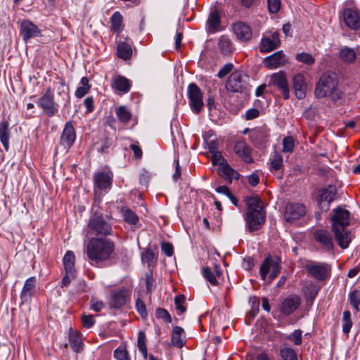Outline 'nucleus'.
Segmentation results:
<instances>
[{"label":"nucleus","mask_w":360,"mask_h":360,"mask_svg":"<svg viewBox=\"0 0 360 360\" xmlns=\"http://www.w3.org/2000/svg\"><path fill=\"white\" fill-rule=\"evenodd\" d=\"M115 248V243L110 239L91 238L85 250L89 264L99 267L109 262L114 258Z\"/></svg>","instance_id":"nucleus-1"},{"label":"nucleus","mask_w":360,"mask_h":360,"mask_svg":"<svg viewBox=\"0 0 360 360\" xmlns=\"http://www.w3.org/2000/svg\"><path fill=\"white\" fill-rule=\"evenodd\" d=\"M331 220L332 230L338 245L342 249L347 248L352 240L350 233L346 230L349 224V212L345 209L337 208Z\"/></svg>","instance_id":"nucleus-2"},{"label":"nucleus","mask_w":360,"mask_h":360,"mask_svg":"<svg viewBox=\"0 0 360 360\" xmlns=\"http://www.w3.org/2000/svg\"><path fill=\"white\" fill-rule=\"evenodd\" d=\"M338 78L333 72H326L321 75L316 83L314 94L318 98L329 97L332 101H337L342 98V92L338 88Z\"/></svg>","instance_id":"nucleus-3"},{"label":"nucleus","mask_w":360,"mask_h":360,"mask_svg":"<svg viewBox=\"0 0 360 360\" xmlns=\"http://www.w3.org/2000/svg\"><path fill=\"white\" fill-rule=\"evenodd\" d=\"M248 211L244 216L247 228L250 231H255L261 229L266 220V212L262 201L258 197L246 199Z\"/></svg>","instance_id":"nucleus-4"},{"label":"nucleus","mask_w":360,"mask_h":360,"mask_svg":"<svg viewBox=\"0 0 360 360\" xmlns=\"http://www.w3.org/2000/svg\"><path fill=\"white\" fill-rule=\"evenodd\" d=\"M112 225L102 214L94 213L89 219L86 227V236L92 238L108 236L112 234Z\"/></svg>","instance_id":"nucleus-5"},{"label":"nucleus","mask_w":360,"mask_h":360,"mask_svg":"<svg viewBox=\"0 0 360 360\" xmlns=\"http://www.w3.org/2000/svg\"><path fill=\"white\" fill-rule=\"evenodd\" d=\"M280 261L273 259L271 257H266L260 265L259 274L263 281H272L280 273Z\"/></svg>","instance_id":"nucleus-6"},{"label":"nucleus","mask_w":360,"mask_h":360,"mask_svg":"<svg viewBox=\"0 0 360 360\" xmlns=\"http://www.w3.org/2000/svg\"><path fill=\"white\" fill-rule=\"evenodd\" d=\"M37 103L48 117H53L58 112V105L54 101V94L51 87L45 89Z\"/></svg>","instance_id":"nucleus-7"},{"label":"nucleus","mask_w":360,"mask_h":360,"mask_svg":"<svg viewBox=\"0 0 360 360\" xmlns=\"http://www.w3.org/2000/svg\"><path fill=\"white\" fill-rule=\"evenodd\" d=\"M309 274L318 281H325L330 278L331 266L327 263L310 262L305 264Z\"/></svg>","instance_id":"nucleus-8"},{"label":"nucleus","mask_w":360,"mask_h":360,"mask_svg":"<svg viewBox=\"0 0 360 360\" xmlns=\"http://www.w3.org/2000/svg\"><path fill=\"white\" fill-rule=\"evenodd\" d=\"M131 294V288L128 286L112 290L108 299L109 307L112 309H120L126 304Z\"/></svg>","instance_id":"nucleus-9"},{"label":"nucleus","mask_w":360,"mask_h":360,"mask_svg":"<svg viewBox=\"0 0 360 360\" xmlns=\"http://www.w3.org/2000/svg\"><path fill=\"white\" fill-rule=\"evenodd\" d=\"M202 92L200 89L194 83H191L188 87V103L191 110L198 114L203 105Z\"/></svg>","instance_id":"nucleus-10"},{"label":"nucleus","mask_w":360,"mask_h":360,"mask_svg":"<svg viewBox=\"0 0 360 360\" xmlns=\"http://www.w3.org/2000/svg\"><path fill=\"white\" fill-rule=\"evenodd\" d=\"M245 75L240 70H234L229 77L225 88L228 91L233 93H242L245 89Z\"/></svg>","instance_id":"nucleus-11"},{"label":"nucleus","mask_w":360,"mask_h":360,"mask_svg":"<svg viewBox=\"0 0 360 360\" xmlns=\"http://www.w3.org/2000/svg\"><path fill=\"white\" fill-rule=\"evenodd\" d=\"M337 190L333 186H328L319 190L316 200L319 208L323 211L329 210L330 203L334 200Z\"/></svg>","instance_id":"nucleus-12"},{"label":"nucleus","mask_w":360,"mask_h":360,"mask_svg":"<svg viewBox=\"0 0 360 360\" xmlns=\"http://www.w3.org/2000/svg\"><path fill=\"white\" fill-rule=\"evenodd\" d=\"M307 214L306 207L301 203H288L285 209L284 218L290 223L300 219Z\"/></svg>","instance_id":"nucleus-13"},{"label":"nucleus","mask_w":360,"mask_h":360,"mask_svg":"<svg viewBox=\"0 0 360 360\" xmlns=\"http://www.w3.org/2000/svg\"><path fill=\"white\" fill-rule=\"evenodd\" d=\"M340 18L351 30H356L360 27V14L355 8H345L341 13Z\"/></svg>","instance_id":"nucleus-14"},{"label":"nucleus","mask_w":360,"mask_h":360,"mask_svg":"<svg viewBox=\"0 0 360 360\" xmlns=\"http://www.w3.org/2000/svg\"><path fill=\"white\" fill-rule=\"evenodd\" d=\"M20 34L25 41L31 38L39 37L41 30L29 20H22L20 22Z\"/></svg>","instance_id":"nucleus-15"},{"label":"nucleus","mask_w":360,"mask_h":360,"mask_svg":"<svg viewBox=\"0 0 360 360\" xmlns=\"http://www.w3.org/2000/svg\"><path fill=\"white\" fill-rule=\"evenodd\" d=\"M271 79L272 84L281 91L284 99H288L290 96V91L285 72L280 71L274 73L271 76Z\"/></svg>","instance_id":"nucleus-16"},{"label":"nucleus","mask_w":360,"mask_h":360,"mask_svg":"<svg viewBox=\"0 0 360 360\" xmlns=\"http://www.w3.org/2000/svg\"><path fill=\"white\" fill-rule=\"evenodd\" d=\"M287 63L285 55L282 51H278L266 57L263 60L265 68L273 70L284 65Z\"/></svg>","instance_id":"nucleus-17"},{"label":"nucleus","mask_w":360,"mask_h":360,"mask_svg":"<svg viewBox=\"0 0 360 360\" xmlns=\"http://www.w3.org/2000/svg\"><path fill=\"white\" fill-rule=\"evenodd\" d=\"M76 139L75 129L71 122H68L63 130L60 136V143L65 148H71Z\"/></svg>","instance_id":"nucleus-18"},{"label":"nucleus","mask_w":360,"mask_h":360,"mask_svg":"<svg viewBox=\"0 0 360 360\" xmlns=\"http://www.w3.org/2000/svg\"><path fill=\"white\" fill-rule=\"evenodd\" d=\"M280 45L279 34L274 32L271 37H264L262 39L259 50L262 53H267L277 49Z\"/></svg>","instance_id":"nucleus-19"},{"label":"nucleus","mask_w":360,"mask_h":360,"mask_svg":"<svg viewBox=\"0 0 360 360\" xmlns=\"http://www.w3.org/2000/svg\"><path fill=\"white\" fill-rule=\"evenodd\" d=\"M233 32L236 38L242 41H248L252 38V30L245 22H237L233 25Z\"/></svg>","instance_id":"nucleus-20"},{"label":"nucleus","mask_w":360,"mask_h":360,"mask_svg":"<svg viewBox=\"0 0 360 360\" xmlns=\"http://www.w3.org/2000/svg\"><path fill=\"white\" fill-rule=\"evenodd\" d=\"M314 238L321 248L326 251L333 250V242L330 233L326 230H318L314 233Z\"/></svg>","instance_id":"nucleus-21"},{"label":"nucleus","mask_w":360,"mask_h":360,"mask_svg":"<svg viewBox=\"0 0 360 360\" xmlns=\"http://www.w3.org/2000/svg\"><path fill=\"white\" fill-rule=\"evenodd\" d=\"M293 89L298 99H302L306 96L307 84L304 75L295 74L292 78Z\"/></svg>","instance_id":"nucleus-22"},{"label":"nucleus","mask_w":360,"mask_h":360,"mask_svg":"<svg viewBox=\"0 0 360 360\" xmlns=\"http://www.w3.org/2000/svg\"><path fill=\"white\" fill-rule=\"evenodd\" d=\"M301 302L298 296H290L287 297L282 303L281 311L285 316L292 314L300 306Z\"/></svg>","instance_id":"nucleus-23"},{"label":"nucleus","mask_w":360,"mask_h":360,"mask_svg":"<svg viewBox=\"0 0 360 360\" xmlns=\"http://www.w3.org/2000/svg\"><path fill=\"white\" fill-rule=\"evenodd\" d=\"M111 86L121 94H127L130 91L131 83L129 79L122 75H116L112 79Z\"/></svg>","instance_id":"nucleus-24"},{"label":"nucleus","mask_w":360,"mask_h":360,"mask_svg":"<svg viewBox=\"0 0 360 360\" xmlns=\"http://www.w3.org/2000/svg\"><path fill=\"white\" fill-rule=\"evenodd\" d=\"M203 277L212 285H218V278L221 275L220 266L214 264L213 269L206 266L202 270Z\"/></svg>","instance_id":"nucleus-25"},{"label":"nucleus","mask_w":360,"mask_h":360,"mask_svg":"<svg viewBox=\"0 0 360 360\" xmlns=\"http://www.w3.org/2000/svg\"><path fill=\"white\" fill-rule=\"evenodd\" d=\"M36 286V278L34 276L27 278L20 292L22 302H27L31 300L34 293Z\"/></svg>","instance_id":"nucleus-26"},{"label":"nucleus","mask_w":360,"mask_h":360,"mask_svg":"<svg viewBox=\"0 0 360 360\" xmlns=\"http://www.w3.org/2000/svg\"><path fill=\"white\" fill-rule=\"evenodd\" d=\"M234 152L238 155L244 162L250 163L252 161L250 146L243 141H239L236 143L234 146Z\"/></svg>","instance_id":"nucleus-27"},{"label":"nucleus","mask_w":360,"mask_h":360,"mask_svg":"<svg viewBox=\"0 0 360 360\" xmlns=\"http://www.w3.org/2000/svg\"><path fill=\"white\" fill-rule=\"evenodd\" d=\"M221 17L219 11H212L207 20V31L213 34L220 30Z\"/></svg>","instance_id":"nucleus-28"},{"label":"nucleus","mask_w":360,"mask_h":360,"mask_svg":"<svg viewBox=\"0 0 360 360\" xmlns=\"http://www.w3.org/2000/svg\"><path fill=\"white\" fill-rule=\"evenodd\" d=\"M94 181L95 186L101 190L110 188L112 185V175L106 172L95 174Z\"/></svg>","instance_id":"nucleus-29"},{"label":"nucleus","mask_w":360,"mask_h":360,"mask_svg":"<svg viewBox=\"0 0 360 360\" xmlns=\"http://www.w3.org/2000/svg\"><path fill=\"white\" fill-rule=\"evenodd\" d=\"M69 342L72 349L79 353L83 349V336L79 331L71 330L69 333Z\"/></svg>","instance_id":"nucleus-30"},{"label":"nucleus","mask_w":360,"mask_h":360,"mask_svg":"<svg viewBox=\"0 0 360 360\" xmlns=\"http://www.w3.org/2000/svg\"><path fill=\"white\" fill-rule=\"evenodd\" d=\"M63 266L67 274H70L72 277H75V256L73 252L68 251L63 259Z\"/></svg>","instance_id":"nucleus-31"},{"label":"nucleus","mask_w":360,"mask_h":360,"mask_svg":"<svg viewBox=\"0 0 360 360\" xmlns=\"http://www.w3.org/2000/svg\"><path fill=\"white\" fill-rule=\"evenodd\" d=\"M219 174L229 183H231L233 180H238L240 177L239 173L231 168L227 163L220 166Z\"/></svg>","instance_id":"nucleus-32"},{"label":"nucleus","mask_w":360,"mask_h":360,"mask_svg":"<svg viewBox=\"0 0 360 360\" xmlns=\"http://www.w3.org/2000/svg\"><path fill=\"white\" fill-rule=\"evenodd\" d=\"M283 166V157L278 153H274L269 158V169L272 173L278 172L282 174Z\"/></svg>","instance_id":"nucleus-33"},{"label":"nucleus","mask_w":360,"mask_h":360,"mask_svg":"<svg viewBox=\"0 0 360 360\" xmlns=\"http://www.w3.org/2000/svg\"><path fill=\"white\" fill-rule=\"evenodd\" d=\"M9 124L7 121L1 122L0 123V141L6 151H8L9 148Z\"/></svg>","instance_id":"nucleus-34"},{"label":"nucleus","mask_w":360,"mask_h":360,"mask_svg":"<svg viewBox=\"0 0 360 360\" xmlns=\"http://www.w3.org/2000/svg\"><path fill=\"white\" fill-rule=\"evenodd\" d=\"M117 56L123 60H129L132 56L131 45L127 42H121L117 48Z\"/></svg>","instance_id":"nucleus-35"},{"label":"nucleus","mask_w":360,"mask_h":360,"mask_svg":"<svg viewBox=\"0 0 360 360\" xmlns=\"http://www.w3.org/2000/svg\"><path fill=\"white\" fill-rule=\"evenodd\" d=\"M339 57L345 63H352L356 60V53L354 49L344 46L340 49Z\"/></svg>","instance_id":"nucleus-36"},{"label":"nucleus","mask_w":360,"mask_h":360,"mask_svg":"<svg viewBox=\"0 0 360 360\" xmlns=\"http://www.w3.org/2000/svg\"><path fill=\"white\" fill-rule=\"evenodd\" d=\"M218 47L221 52L225 55L231 53L234 50L231 39L224 35L219 37L218 40Z\"/></svg>","instance_id":"nucleus-37"},{"label":"nucleus","mask_w":360,"mask_h":360,"mask_svg":"<svg viewBox=\"0 0 360 360\" xmlns=\"http://www.w3.org/2000/svg\"><path fill=\"white\" fill-rule=\"evenodd\" d=\"M184 333V329L179 326H175L173 328L171 340L172 345L179 348L184 346L185 342L182 338Z\"/></svg>","instance_id":"nucleus-38"},{"label":"nucleus","mask_w":360,"mask_h":360,"mask_svg":"<svg viewBox=\"0 0 360 360\" xmlns=\"http://www.w3.org/2000/svg\"><path fill=\"white\" fill-rule=\"evenodd\" d=\"M81 86H78L75 91V95L77 98H81L86 95L91 90V86L89 84V79L87 77H83L80 80Z\"/></svg>","instance_id":"nucleus-39"},{"label":"nucleus","mask_w":360,"mask_h":360,"mask_svg":"<svg viewBox=\"0 0 360 360\" xmlns=\"http://www.w3.org/2000/svg\"><path fill=\"white\" fill-rule=\"evenodd\" d=\"M123 18L118 11L115 12L110 18L111 29L113 32L120 33L123 29Z\"/></svg>","instance_id":"nucleus-40"},{"label":"nucleus","mask_w":360,"mask_h":360,"mask_svg":"<svg viewBox=\"0 0 360 360\" xmlns=\"http://www.w3.org/2000/svg\"><path fill=\"white\" fill-rule=\"evenodd\" d=\"M116 115L118 120L123 123H128L131 118V112L124 105H121L116 109Z\"/></svg>","instance_id":"nucleus-41"},{"label":"nucleus","mask_w":360,"mask_h":360,"mask_svg":"<svg viewBox=\"0 0 360 360\" xmlns=\"http://www.w3.org/2000/svg\"><path fill=\"white\" fill-rule=\"evenodd\" d=\"M122 217L124 220L131 225H135L139 221L137 214L129 208H124L122 210Z\"/></svg>","instance_id":"nucleus-42"},{"label":"nucleus","mask_w":360,"mask_h":360,"mask_svg":"<svg viewBox=\"0 0 360 360\" xmlns=\"http://www.w3.org/2000/svg\"><path fill=\"white\" fill-rule=\"evenodd\" d=\"M146 338L143 331H139L138 333L137 345L140 352L143 356L146 359L147 357V347H146Z\"/></svg>","instance_id":"nucleus-43"},{"label":"nucleus","mask_w":360,"mask_h":360,"mask_svg":"<svg viewBox=\"0 0 360 360\" xmlns=\"http://www.w3.org/2000/svg\"><path fill=\"white\" fill-rule=\"evenodd\" d=\"M352 326V322L351 320V313L349 311H345L343 312L342 317V331L345 334H348Z\"/></svg>","instance_id":"nucleus-44"},{"label":"nucleus","mask_w":360,"mask_h":360,"mask_svg":"<svg viewBox=\"0 0 360 360\" xmlns=\"http://www.w3.org/2000/svg\"><path fill=\"white\" fill-rule=\"evenodd\" d=\"M295 58L297 61L309 65H313L315 63V58L312 55L305 52L297 53Z\"/></svg>","instance_id":"nucleus-45"},{"label":"nucleus","mask_w":360,"mask_h":360,"mask_svg":"<svg viewBox=\"0 0 360 360\" xmlns=\"http://www.w3.org/2000/svg\"><path fill=\"white\" fill-rule=\"evenodd\" d=\"M349 300L350 304L354 307L356 311H359V307L360 304V291L355 290L349 295Z\"/></svg>","instance_id":"nucleus-46"},{"label":"nucleus","mask_w":360,"mask_h":360,"mask_svg":"<svg viewBox=\"0 0 360 360\" xmlns=\"http://www.w3.org/2000/svg\"><path fill=\"white\" fill-rule=\"evenodd\" d=\"M280 354L283 360H297V354L292 348H283L281 349Z\"/></svg>","instance_id":"nucleus-47"},{"label":"nucleus","mask_w":360,"mask_h":360,"mask_svg":"<svg viewBox=\"0 0 360 360\" xmlns=\"http://www.w3.org/2000/svg\"><path fill=\"white\" fill-rule=\"evenodd\" d=\"M295 146L294 139L292 136H287L283 140V152L292 153Z\"/></svg>","instance_id":"nucleus-48"},{"label":"nucleus","mask_w":360,"mask_h":360,"mask_svg":"<svg viewBox=\"0 0 360 360\" xmlns=\"http://www.w3.org/2000/svg\"><path fill=\"white\" fill-rule=\"evenodd\" d=\"M156 317L159 319H162L167 323L172 322V316L169 312L163 308H158L155 312Z\"/></svg>","instance_id":"nucleus-49"},{"label":"nucleus","mask_w":360,"mask_h":360,"mask_svg":"<svg viewBox=\"0 0 360 360\" xmlns=\"http://www.w3.org/2000/svg\"><path fill=\"white\" fill-rule=\"evenodd\" d=\"M114 357L117 360H129L127 349L122 347H119L115 350Z\"/></svg>","instance_id":"nucleus-50"},{"label":"nucleus","mask_w":360,"mask_h":360,"mask_svg":"<svg viewBox=\"0 0 360 360\" xmlns=\"http://www.w3.org/2000/svg\"><path fill=\"white\" fill-rule=\"evenodd\" d=\"M136 309L142 318H146L148 312L144 302L139 297L136 301Z\"/></svg>","instance_id":"nucleus-51"},{"label":"nucleus","mask_w":360,"mask_h":360,"mask_svg":"<svg viewBox=\"0 0 360 360\" xmlns=\"http://www.w3.org/2000/svg\"><path fill=\"white\" fill-rule=\"evenodd\" d=\"M287 338L293 342L295 345H300L302 343V331L299 329L295 330Z\"/></svg>","instance_id":"nucleus-52"},{"label":"nucleus","mask_w":360,"mask_h":360,"mask_svg":"<svg viewBox=\"0 0 360 360\" xmlns=\"http://www.w3.org/2000/svg\"><path fill=\"white\" fill-rule=\"evenodd\" d=\"M185 302V297L183 295H179L176 296L174 299V304L176 306V310L179 311L181 313H184L186 310V307L184 306Z\"/></svg>","instance_id":"nucleus-53"},{"label":"nucleus","mask_w":360,"mask_h":360,"mask_svg":"<svg viewBox=\"0 0 360 360\" xmlns=\"http://www.w3.org/2000/svg\"><path fill=\"white\" fill-rule=\"evenodd\" d=\"M155 253L150 250H147L141 254V259L143 262L148 263V266L150 265V263L155 259Z\"/></svg>","instance_id":"nucleus-54"},{"label":"nucleus","mask_w":360,"mask_h":360,"mask_svg":"<svg viewBox=\"0 0 360 360\" xmlns=\"http://www.w3.org/2000/svg\"><path fill=\"white\" fill-rule=\"evenodd\" d=\"M268 8L270 13H276L281 8V0H267Z\"/></svg>","instance_id":"nucleus-55"},{"label":"nucleus","mask_w":360,"mask_h":360,"mask_svg":"<svg viewBox=\"0 0 360 360\" xmlns=\"http://www.w3.org/2000/svg\"><path fill=\"white\" fill-rule=\"evenodd\" d=\"M233 68V65L232 63H226L224 65L220 70L217 73V77L219 78H223L229 73H230Z\"/></svg>","instance_id":"nucleus-56"},{"label":"nucleus","mask_w":360,"mask_h":360,"mask_svg":"<svg viewBox=\"0 0 360 360\" xmlns=\"http://www.w3.org/2000/svg\"><path fill=\"white\" fill-rule=\"evenodd\" d=\"M83 326L86 328L92 327L95 323V320L92 315L84 314L82 318Z\"/></svg>","instance_id":"nucleus-57"},{"label":"nucleus","mask_w":360,"mask_h":360,"mask_svg":"<svg viewBox=\"0 0 360 360\" xmlns=\"http://www.w3.org/2000/svg\"><path fill=\"white\" fill-rule=\"evenodd\" d=\"M162 252L168 257H171L174 252V248L172 244L167 242H162L161 244Z\"/></svg>","instance_id":"nucleus-58"},{"label":"nucleus","mask_w":360,"mask_h":360,"mask_svg":"<svg viewBox=\"0 0 360 360\" xmlns=\"http://www.w3.org/2000/svg\"><path fill=\"white\" fill-rule=\"evenodd\" d=\"M104 304L102 301H99L95 299L91 300L90 308L96 312H99L103 308Z\"/></svg>","instance_id":"nucleus-59"},{"label":"nucleus","mask_w":360,"mask_h":360,"mask_svg":"<svg viewBox=\"0 0 360 360\" xmlns=\"http://www.w3.org/2000/svg\"><path fill=\"white\" fill-rule=\"evenodd\" d=\"M252 304V309L250 311V316L252 319H254L255 316L257 315V314L259 311V301L256 297L253 298Z\"/></svg>","instance_id":"nucleus-60"},{"label":"nucleus","mask_w":360,"mask_h":360,"mask_svg":"<svg viewBox=\"0 0 360 360\" xmlns=\"http://www.w3.org/2000/svg\"><path fill=\"white\" fill-rule=\"evenodd\" d=\"M84 106L86 109V112H92L94 110V98L92 96L87 97L84 101Z\"/></svg>","instance_id":"nucleus-61"},{"label":"nucleus","mask_w":360,"mask_h":360,"mask_svg":"<svg viewBox=\"0 0 360 360\" xmlns=\"http://www.w3.org/2000/svg\"><path fill=\"white\" fill-rule=\"evenodd\" d=\"M212 161L214 165L219 164L221 166L224 165L223 163L224 162V159L219 151L212 153Z\"/></svg>","instance_id":"nucleus-62"},{"label":"nucleus","mask_w":360,"mask_h":360,"mask_svg":"<svg viewBox=\"0 0 360 360\" xmlns=\"http://www.w3.org/2000/svg\"><path fill=\"white\" fill-rule=\"evenodd\" d=\"M259 115V111L256 108H251L246 111L245 119L247 120H251L258 117Z\"/></svg>","instance_id":"nucleus-63"},{"label":"nucleus","mask_w":360,"mask_h":360,"mask_svg":"<svg viewBox=\"0 0 360 360\" xmlns=\"http://www.w3.org/2000/svg\"><path fill=\"white\" fill-rule=\"evenodd\" d=\"M145 282L148 292H150L153 289L154 279L150 274L145 275Z\"/></svg>","instance_id":"nucleus-64"}]
</instances>
